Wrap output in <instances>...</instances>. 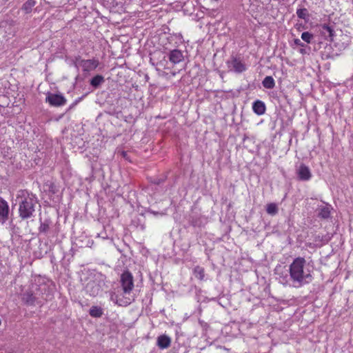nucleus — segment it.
<instances>
[{"label":"nucleus","mask_w":353,"mask_h":353,"mask_svg":"<svg viewBox=\"0 0 353 353\" xmlns=\"http://www.w3.org/2000/svg\"><path fill=\"white\" fill-rule=\"evenodd\" d=\"M289 272L293 282L298 283L300 286L312 281V270L304 258H296L290 264Z\"/></svg>","instance_id":"nucleus-1"},{"label":"nucleus","mask_w":353,"mask_h":353,"mask_svg":"<svg viewBox=\"0 0 353 353\" xmlns=\"http://www.w3.org/2000/svg\"><path fill=\"white\" fill-rule=\"evenodd\" d=\"M18 197L21 199L19 206L20 217L23 219L30 218L34 212L37 199L33 194H30L26 190L19 191Z\"/></svg>","instance_id":"nucleus-2"},{"label":"nucleus","mask_w":353,"mask_h":353,"mask_svg":"<svg viewBox=\"0 0 353 353\" xmlns=\"http://www.w3.org/2000/svg\"><path fill=\"white\" fill-rule=\"evenodd\" d=\"M120 283L123 294L129 295L134 288V279L132 274L128 272H124L120 278Z\"/></svg>","instance_id":"nucleus-3"},{"label":"nucleus","mask_w":353,"mask_h":353,"mask_svg":"<svg viewBox=\"0 0 353 353\" xmlns=\"http://www.w3.org/2000/svg\"><path fill=\"white\" fill-rule=\"evenodd\" d=\"M296 174L298 179L303 181L310 180L312 176L310 168L303 163L296 167Z\"/></svg>","instance_id":"nucleus-4"},{"label":"nucleus","mask_w":353,"mask_h":353,"mask_svg":"<svg viewBox=\"0 0 353 353\" xmlns=\"http://www.w3.org/2000/svg\"><path fill=\"white\" fill-rule=\"evenodd\" d=\"M46 101L52 106H62L66 103L65 98L60 94L49 93L46 99Z\"/></svg>","instance_id":"nucleus-5"},{"label":"nucleus","mask_w":353,"mask_h":353,"mask_svg":"<svg viewBox=\"0 0 353 353\" xmlns=\"http://www.w3.org/2000/svg\"><path fill=\"white\" fill-rule=\"evenodd\" d=\"M228 67L230 70L237 73H241L246 70L245 65L238 59H233L228 62Z\"/></svg>","instance_id":"nucleus-6"},{"label":"nucleus","mask_w":353,"mask_h":353,"mask_svg":"<svg viewBox=\"0 0 353 353\" xmlns=\"http://www.w3.org/2000/svg\"><path fill=\"white\" fill-rule=\"evenodd\" d=\"M9 206L8 203L0 198V222L3 223L8 219Z\"/></svg>","instance_id":"nucleus-7"},{"label":"nucleus","mask_w":353,"mask_h":353,"mask_svg":"<svg viewBox=\"0 0 353 353\" xmlns=\"http://www.w3.org/2000/svg\"><path fill=\"white\" fill-rule=\"evenodd\" d=\"M319 32L325 39L332 40L334 37V30L327 24H323L319 26Z\"/></svg>","instance_id":"nucleus-8"},{"label":"nucleus","mask_w":353,"mask_h":353,"mask_svg":"<svg viewBox=\"0 0 353 353\" xmlns=\"http://www.w3.org/2000/svg\"><path fill=\"white\" fill-rule=\"evenodd\" d=\"M99 64L97 59H87L81 61V67L84 71L90 72L96 69Z\"/></svg>","instance_id":"nucleus-9"},{"label":"nucleus","mask_w":353,"mask_h":353,"mask_svg":"<svg viewBox=\"0 0 353 353\" xmlns=\"http://www.w3.org/2000/svg\"><path fill=\"white\" fill-rule=\"evenodd\" d=\"M111 301L120 306H126L130 304L132 299L126 296H121L120 295L112 294L111 295Z\"/></svg>","instance_id":"nucleus-10"},{"label":"nucleus","mask_w":353,"mask_h":353,"mask_svg":"<svg viewBox=\"0 0 353 353\" xmlns=\"http://www.w3.org/2000/svg\"><path fill=\"white\" fill-rule=\"evenodd\" d=\"M169 60L174 64L179 63L183 60V54L181 50H173L169 54Z\"/></svg>","instance_id":"nucleus-11"},{"label":"nucleus","mask_w":353,"mask_h":353,"mask_svg":"<svg viewBox=\"0 0 353 353\" xmlns=\"http://www.w3.org/2000/svg\"><path fill=\"white\" fill-rule=\"evenodd\" d=\"M252 110L257 115H262L265 112V105L263 101L257 100L253 103Z\"/></svg>","instance_id":"nucleus-12"},{"label":"nucleus","mask_w":353,"mask_h":353,"mask_svg":"<svg viewBox=\"0 0 353 353\" xmlns=\"http://www.w3.org/2000/svg\"><path fill=\"white\" fill-rule=\"evenodd\" d=\"M171 343V339L167 335H161L157 338V345L161 349L168 348Z\"/></svg>","instance_id":"nucleus-13"},{"label":"nucleus","mask_w":353,"mask_h":353,"mask_svg":"<svg viewBox=\"0 0 353 353\" xmlns=\"http://www.w3.org/2000/svg\"><path fill=\"white\" fill-rule=\"evenodd\" d=\"M86 290L92 296H97L100 292V287L95 283H90L86 286Z\"/></svg>","instance_id":"nucleus-14"},{"label":"nucleus","mask_w":353,"mask_h":353,"mask_svg":"<svg viewBox=\"0 0 353 353\" xmlns=\"http://www.w3.org/2000/svg\"><path fill=\"white\" fill-rule=\"evenodd\" d=\"M89 314L92 317L99 318L103 315V310L99 306H92L90 309Z\"/></svg>","instance_id":"nucleus-15"},{"label":"nucleus","mask_w":353,"mask_h":353,"mask_svg":"<svg viewBox=\"0 0 353 353\" xmlns=\"http://www.w3.org/2000/svg\"><path fill=\"white\" fill-rule=\"evenodd\" d=\"M262 84L265 88L272 89L275 86V81L272 77L268 76L263 80Z\"/></svg>","instance_id":"nucleus-16"},{"label":"nucleus","mask_w":353,"mask_h":353,"mask_svg":"<svg viewBox=\"0 0 353 353\" xmlns=\"http://www.w3.org/2000/svg\"><path fill=\"white\" fill-rule=\"evenodd\" d=\"M194 276L202 281L204 279V277H205V270H204V268H203L202 267H200V266H196L194 269Z\"/></svg>","instance_id":"nucleus-17"},{"label":"nucleus","mask_w":353,"mask_h":353,"mask_svg":"<svg viewBox=\"0 0 353 353\" xmlns=\"http://www.w3.org/2000/svg\"><path fill=\"white\" fill-rule=\"evenodd\" d=\"M35 1L34 0H28L22 6V9L26 13L31 12L32 8L35 6Z\"/></svg>","instance_id":"nucleus-18"},{"label":"nucleus","mask_w":353,"mask_h":353,"mask_svg":"<svg viewBox=\"0 0 353 353\" xmlns=\"http://www.w3.org/2000/svg\"><path fill=\"white\" fill-rule=\"evenodd\" d=\"M104 81V78L103 76L101 75H97L95 77H94L91 81H90V84L93 86V87H95L97 88V86H99L100 84H101Z\"/></svg>","instance_id":"nucleus-19"},{"label":"nucleus","mask_w":353,"mask_h":353,"mask_svg":"<svg viewBox=\"0 0 353 353\" xmlns=\"http://www.w3.org/2000/svg\"><path fill=\"white\" fill-rule=\"evenodd\" d=\"M266 211L270 215H274L278 212V207L274 203H268L266 206Z\"/></svg>","instance_id":"nucleus-20"},{"label":"nucleus","mask_w":353,"mask_h":353,"mask_svg":"<svg viewBox=\"0 0 353 353\" xmlns=\"http://www.w3.org/2000/svg\"><path fill=\"white\" fill-rule=\"evenodd\" d=\"M296 14L299 18L307 20L309 17L308 12L306 8H300L296 10Z\"/></svg>","instance_id":"nucleus-21"},{"label":"nucleus","mask_w":353,"mask_h":353,"mask_svg":"<svg viewBox=\"0 0 353 353\" xmlns=\"http://www.w3.org/2000/svg\"><path fill=\"white\" fill-rule=\"evenodd\" d=\"M330 214V207L328 205L323 206L321 208L319 215L323 218H327Z\"/></svg>","instance_id":"nucleus-22"},{"label":"nucleus","mask_w":353,"mask_h":353,"mask_svg":"<svg viewBox=\"0 0 353 353\" xmlns=\"http://www.w3.org/2000/svg\"><path fill=\"white\" fill-rule=\"evenodd\" d=\"M312 38L313 35L309 32H304L301 34V39L307 43L311 42Z\"/></svg>","instance_id":"nucleus-23"},{"label":"nucleus","mask_w":353,"mask_h":353,"mask_svg":"<svg viewBox=\"0 0 353 353\" xmlns=\"http://www.w3.org/2000/svg\"><path fill=\"white\" fill-rule=\"evenodd\" d=\"M23 299L26 301V302L28 304H33L36 299L35 296H33V294L29 293L24 294Z\"/></svg>","instance_id":"nucleus-24"},{"label":"nucleus","mask_w":353,"mask_h":353,"mask_svg":"<svg viewBox=\"0 0 353 353\" xmlns=\"http://www.w3.org/2000/svg\"><path fill=\"white\" fill-rule=\"evenodd\" d=\"M48 229V225L46 223H43L41 224L39 227V230L43 232H46Z\"/></svg>","instance_id":"nucleus-25"},{"label":"nucleus","mask_w":353,"mask_h":353,"mask_svg":"<svg viewBox=\"0 0 353 353\" xmlns=\"http://www.w3.org/2000/svg\"><path fill=\"white\" fill-rule=\"evenodd\" d=\"M294 43L295 45L299 46H301V47L304 46V44L299 39H295L294 40Z\"/></svg>","instance_id":"nucleus-26"},{"label":"nucleus","mask_w":353,"mask_h":353,"mask_svg":"<svg viewBox=\"0 0 353 353\" xmlns=\"http://www.w3.org/2000/svg\"><path fill=\"white\" fill-rule=\"evenodd\" d=\"M299 52H300L301 54H306V53H307V52H306V50H305V48H301V49L299 50Z\"/></svg>","instance_id":"nucleus-27"}]
</instances>
